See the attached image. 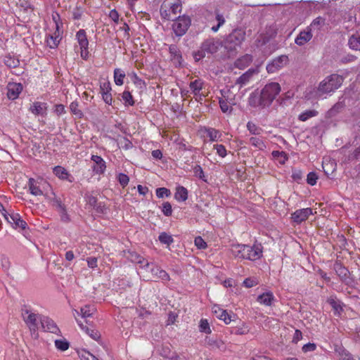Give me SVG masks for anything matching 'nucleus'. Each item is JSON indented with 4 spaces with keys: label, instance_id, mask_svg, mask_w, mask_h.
<instances>
[{
    "label": "nucleus",
    "instance_id": "1",
    "mask_svg": "<svg viewBox=\"0 0 360 360\" xmlns=\"http://www.w3.org/2000/svg\"><path fill=\"white\" fill-rule=\"evenodd\" d=\"M344 78L338 74H331L321 81L317 86H309L305 91L308 99H322L331 95L342 84Z\"/></svg>",
    "mask_w": 360,
    "mask_h": 360
},
{
    "label": "nucleus",
    "instance_id": "2",
    "mask_svg": "<svg viewBox=\"0 0 360 360\" xmlns=\"http://www.w3.org/2000/svg\"><path fill=\"white\" fill-rule=\"evenodd\" d=\"M281 90V86L277 82L266 84L261 91L259 105L262 107L270 105Z\"/></svg>",
    "mask_w": 360,
    "mask_h": 360
},
{
    "label": "nucleus",
    "instance_id": "3",
    "mask_svg": "<svg viewBox=\"0 0 360 360\" xmlns=\"http://www.w3.org/2000/svg\"><path fill=\"white\" fill-rule=\"evenodd\" d=\"M181 11L179 0H165L160 7L161 16L168 20H174Z\"/></svg>",
    "mask_w": 360,
    "mask_h": 360
},
{
    "label": "nucleus",
    "instance_id": "4",
    "mask_svg": "<svg viewBox=\"0 0 360 360\" xmlns=\"http://www.w3.org/2000/svg\"><path fill=\"white\" fill-rule=\"evenodd\" d=\"M219 41L214 38L205 39L201 44L198 51L194 53V58L195 60H200L205 57L206 54H213L216 53L219 49Z\"/></svg>",
    "mask_w": 360,
    "mask_h": 360
},
{
    "label": "nucleus",
    "instance_id": "5",
    "mask_svg": "<svg viewBox=\"0 0 360 360\" xmlns=\"http://www.w3.org/2000/svg\"><path fill=\"white\" fill-rule=\"evenodd\" d=\"M87 317L88 316H79V318L76 319L77 323L80 328L87 335H89L92 339L98 340L100 339L101 335L91 324L88 323L86 319Z\"/></svg>",
    "mask_w": 360,
    "mask_h": 360
},
{
    "label": "nucleus",
    "instance_id": "6",
    "mask_svg": "<svg viewBox=\"0 0 360 360\" xmlns=\"http://www.w3.org/2000/svg\"><path fill=\"white\" fill-rule=\"evenodd\" d=\"M43 320L41 316H25L24 321L29 328L31 335L34 339L39 338L38 330L41 328V321Z\"/></svg>",
    "mask_w": 360,
    "mask_h": 360
},
{
    "label": "nucleus",
    "instance_id": "7",
    "mask_svg": "<svg viewBox=\"0 0 360 360\" xmlns=\"http://www.w3.org/2000/svg\"><path fill=\"white\" fill-rule=\"evenodd\" d=\"M191 25L189 18L186 16L179 17L172 25V29L176 36H183Z\"/></svg>",
    "mask_w": 360,
    "mask_h": 360
},
{
    "label": "nucleus",
    "instance_id": "8",
    "mask_svg": "<svg viewBox=\"0 0 360 360\" xmlns=\"http://www.w3.org/2000/svg\"><path fill=\"white\" fill-rule=\"evenodd\" d=\"M76 39L80 48L81 57L86 60L89 56V41L85 30H79L76 34Z\"/></svg>",
    "mask_w": 360,
    "mask_h": 360
},
{
    "label": "nucleus",
    "instance_id": "9",
    "mask_svg": "<svg viewBox=\"0 0 360 360\" xmlns=\"http://www.w3.org/2000/svg\"><path fill=\"white\" fill-rule=\"evenodd\" d=\"M150 267L145 270L146 272H149L151 274V278L154 280H162L163 281H169V274L160 266L155 265L153 263H150Z\"/></svg>",
    "mask_w": 360,
    "mask_h": 360
},
{
    "label": "nucleus",
    "instance_id": "10",
    "mask_svg": "<svg viewBox=\"0 0 360 360\" xmlns=\"http://www.w3.org/2000/svg\"><path fill=\"white\" fill-rule=\"evenodd\" d=\"M4 217L5 219L14 228H20L22 229H26L27 223L22 219L19 214L14 212L8 213L7 211H5Z\"/></svg>",
    "mask_w": 360,
    "mask_h": 360
},
{
    "label": "nucleus",
    "instance_id": "11",
    "mask_svg": "<svg viewBox=\"0 0 360 360\" xmlns=\"http://www.w3.org/2000/svg\"><path fill=\"white\" fill-rule=\"evenodd\" d=\"M288 58L286 56H278L271 60L266 65V70L269 73H274L283 68L288 63Z\"/></svg>",
    "mask_w": 360,
    "mask_h": 360
},
{
    "label": "nucleus",
    "instance_id": "12",
    "mask_svg": "<svg viewBox=\"0 0 360 360\" xmlns=\"http://www.w3.org/2000/svg\"><path fill=\"white\" fill-rule=\"evenodd\" d=\"M314 212L311 208L307 207L297 210L291 214V219L293 222L300 224L306 221L310 215H313Z\"/></svg>",
    "mask_w": 360,
    "mask_h": 360
},
{
    "label": "nucleus",
    "instance_id": "13",
    "mask_svg": "<svg viewBox=\"0 0 360 360\" xmlns=\"http://www.w3.org/2000/svg\"><path fill=\"white\" fill-rule=\"evenodd\" d=\"M91 160L94 162L93 165L91 166L93 172L96 174H103L106 169V163L105 160L101 156L96 155H92Z\"/></svg>",
    "mask_w": 360,
    "mask_h": 360
},
{
    "label": "nucleus",
    "instance_id": "14",
    "mask_svg": "<svg viewBox=\"0 0 360 360\" xmlns=\"http://www.w3.org/2000/svg\"><path fill=\"white\" fill-rule=\"evenodd\" d=\"M249 245L232 244L230 247L231 254L238 259H245L246 253L249 251Z\"/></svg>",
    "mask_w": 360,
    "mask_h": 360
},
{
    "label": "nucleus",
    "instance_id": "15",
    "mask_svg": "<svg viewBox=\"0 0 360 360\" xmlns=\"http://www.w3.org/2000/svg\"><path fill=\"white\" fill-rule=\"evenodd\" d=\"M245 32L242 29L234 30L228 37V41L234 46H239L244 41Z\"/></svg>",
    "mask_w": 360,
    "mask_h": 360
},
{
    "label": "nucleus",
    "instance_id": "16",
    "mask_svg": "<svg viewBox=\"0 0 360 360\" xmlns=\"http://www.w3.org/2000/svg\"><path fill=\"white\" fill-rule=\"evenodd\" d=\"M41 329L46 332H50L54 334L60 333L59 328L49 316H43V320L41 321Z\"/></svg>",
    "mask_w": 360,
    "mask_h": 360
},
{
    "label": "nucleus",
    "instance_id": "17",
    "mask_svg": "<svg viewBox=\"0 0 360 360\" xmlns=\"http://www.w3.org/2000/svg\"><path fill=\"white\" fill-rule=\"evenodd\" d=\"M327 303L332 307L334 314H340L342 313H346L344 309L346 306L335 296H330L327 300Z\"/></svg>",
    "mask_w": 360,
    "mask_h": 360
},
{
    "label": "nucleus",
    "instance_id": "18",
    "mask_svg": "<svg viewBox=\"0 0 360 360\" xmlns=\"http://www.w3.org/2000/svg\"><path fill=\"white\" fill-rule=\"evenodd\" d=\"M248 250L245 255V259L255 261L262 256V247L261 244H255L253 246L249 245Z\"/></svg>",
    "mask_w": 360,
    "mask_h": 360
},
{
    "label": "nucleus",
    "instance_id": "19",
    "mask_svg": "<svg viewBox=\"0 0 360 360\" xmlns=\"http://www.w3.org/2000/svg\"><path fill=\"white\" fill-rule=\"evenodd\" d=\"M312 36L311 28L307 27L300 32L295 38V42L299 46H303L311 39Z\"/></svg>",
    "mask_w": 360,
    "mask_h": 360
},
{
    "label": "nucleus",
    "instance_id": "20",
    "mask_svg": "<svg viewBox=\"0 0 360 360\" xmlns=\"http://www.w3.org/2000/svg\"><path fill=\"white\" fill-rule=\"evenodd\" d=\"M258 73V70L257 69H249L244 74H243L240 77H239L236 81V84L240 85V87L245 86L251 80L253 75Z\"/></svg>",
    "mask_w": 360,
    "mask_h": 360
},
{
    "label": "nucleus",
    "instance_id": "21",
    "mask_svg": "<svg viewBox=\"0 0 360 360\" xmlns=\"http://www.w3.org/2000/svg\"><path fill=\"white\" fill-rule=\"evenodd\" d=\"M47 104L43 102H34L30 107V111L35 115L44 116L46 114Z\"/></svg>",
    "mask_w": 360,
    "mask_h": 360
},
{
    "label": "nucleus",
    "instance_id": "22",
    "mask_svg": "<svg viewBox=\"0 0 360 360\" xmlns=\"http://www.w3.org/2000/svg\"><path fill=\"white\" fill-rule=\"evenodd\" d=\"M129 259L134 263L139 264L140 265V268L143 270H147L148 267H150V262L145 259L142 256L139 255L136 252H130Z\"/></svg>",
    "mask_w": 360,
    "mask_h": 360
},
{
    "label": "nucleus",
    "instance_id": "23",
    "mask_svg": "<svg viewBox=\"0 0 360 360\" xmlns=\"http://www.w3.org/2000/svg\"><path fill=\"white\" fill-rule=\"evenodd\" d=\"M56 31L53 34H49L46 38L47 46L51 49H56L61 40V37L58 32V24L56 25Z\"/></svg>",
    "mask_w": 360,
    "mask_h": 360
},
{
    "label": "nucleus",
    "instance_id": "24",
    "mask_svg": "<svg viewBox=\"0 0 360 360\" xmlns=\"http://www.w3.org/2000/svg\"><path fill=\"white\" fill-rule=\"evenodd\" d=\"M54 174L61 180H67L69 182H72L73 177L68 173V172L61 166H56L53 169Z\"/></svg>",
    "mask_w": 360,
    "mask_h": 360
},
{
    "label": "nucleus",
    "instance_id": "25",
    "mask_svg": "<svg viewBox=\"0 0 360 360\" xmlns=\"http://www.w3.org/2000/svg\"><path fill=\"white\" fill-rule=\"evenodd\" d=\"M22 90V86L20 84L13 83L8 85V97L9 99L14 100L17 98Z\"/></svg>",
    "mask_w": 360,
    "mask_h": 360
},
{
    "label": "nucleus",
    "instance_id": "26",
    "mask_svg": "<svg viewBox=\"0 0 360 360\" xmlns=\"http://www.w3.org/2000/svg\"><path fill=\"white\" fill-rule=\"evenodd\" d=\"M274 299L275 298H274V294L271 292L268 291V292H264L262 295H259L257 297V300L258 302H259L262 304H264L266 306H270L272 304V302L274 301Z\"/></svg>",
    "mask_w": 360,
    "mask_h": 360
},
{
    "label": "nucleus",
    "instance_id": "27",
    "mask_svg": "<svg viewBox=\"0 0 360 360\" xmlns=\"http://www.w3.org/2000/svg\"><path fill=\"white\" fill-rule=\"evenodd\" d=\"M252 61L251 55L246 54L238 58L235 62V65L239 69H244L248 67Z\"/></svg>",
    "mask_w": 360,
    "mask_h": 360
},
{
    "label": "nucleus",
    "instance_id": "28",
    "mask_svg": "<svg viewBox=\"0 0 360 360\" xmlns=\"http://www.w3.org/2000/svg\"><path fill=\"white\" fill-rule=\"evenodd\" d=\"M28 186L30 192L33 195H42L43 191L41 190L39 186V183L37 180L31 178L28 181Z\"/></svg>",
    "mask_w": 360,
    "mask_h": 360
},
{
    "label": "nucleus",
    "instance_id": "29",
    "mask_svg": "<svg viewBox=\"0 0 360 360\" xmlns=\"http://www.w3.org/2000/svg\"><path fill=\"white\" fill-rule=\"evenodd\" d=\"M348 44L350 49L360 51V31L349 37Z\"/></svg>",
    "mask_w": 360,
    "mask_h": 360
},
{
    "label": "nucleus",
    "instance_id": "30",
    "mask_svg": "<svg viewBox=\"0 0 360 360\" xmlns=\"http://www.w3.org/2000/svg\"><path fill=\"white\" fill-rule=\"evenodd\" d=\"M203 86L204 82L200 79L191 82L189 84L190 89L194 96L200 95V92L202 89Z\"/></svg>",
    "mask_w": 360,
    "mask_h": 360
},
{
    "label": "nucleus",
    "instance_id": "31",
    "mask_svg": "<svg viewBox=\"0 0 360 360\" xmlns=\"http://www.w3.org/2000/svg\"><path fill=\"white\" fill-rule=\"evenodd\" d=\"M174 198L177 201H186L188 198V191L184 186H178L176 188Z\"/></svg>",
    "mask_w": 360,
    "mask_h": 360
},
{
    "label": "nucleus",
    "instance_id": "32",
    "mask_svg": "<svg viewBox=\"0 0 360 360\" xmlns=\"http://www.w3.org/2000/svg\"><path fill=\"white\" fill-rule=\"evenodd\" d=\"M4 63L9 68H14L20 65V60L11 55H7L4 57Z\"/></svg>",
    "mask_w": 360,
    "mask_h": 360
},
{
    "label": "nucleus",
    "instance_id": "33",
    "mask_svg": "<svg viewBox=\"0 0 360 360\" xmlns=\"http://www.w3.org/2000/svg\"><path fill=\"white\" fill-rule=\"evenodd\" d=\"M250 143L255 148H258L260 150H264L266 148V145L264 141L256 136H252L250 139Z\"/></svg>",
    "mask_w": 360,
    "mask_h": 360
},
{
    "label": "nucleus",
    "instance_id": "34",
    "mask_svg": "<svg viewBox=\"0 0 360 360\" xmlns=\"http://www.w3.org/2000/svg\"><path fill=\"white\" fill-rule=\"evenodd\" d=\"M205 131L211 141H217L221 138V133L214 128H205Z\"/></svg>",
    "mask_w": 360,
    "mask_h": 360
},
{
    "label": "nucleus",
    "instance_id": "35",
    "mask_svg": "<svg viewBox=\"0 0 360 360\" xmlns=\"http://www.w3.org/2000/svg\"><path fill=\"white\" fill-rule=\"evenodd\" d=\"M219 105L221 111L224 113H231L232 111L231 105H233V103L231 101H228L225 98L219 99Z\"/></svg>",
    "mask_w": 360,
    "mask_h": 360
},
{
    "label": "nucleus",
    "instance_id": "36",
    "mask_svg": "<svg viewBox=\"0 0 360 360\" xmlns=\"http://www.w3.org/2000/svg\"><path fill=\"white\" fill-rule=\"evenodd\" d=\"M319 112L316 110H307L300 114L298 119L302 122H305L311 117L317 116Z\"/></svg>",
    "mask_w": 360,
    "mask_h": 360
},
{
    "label": "nucleus",
    "instance_id": "37",
    "mask_svg": "<svg viewBox=\"0 0 360 360\" xmlns=\"http://www.w3.org/2000/svg\"><path fill=\"white\" fill-rule=\"evenodd\" d=\"M125 77V73L119 68H116L114 70V81L115 83L121 86L124 83V79Z\"/></svg>",
    "mask_w": 360,
    "mask_h": 360
},
{
    "label": "nucleus",
    "instance_id": "38",
    "mask_svg": "<svg viewBox=\"0 0 360 360\" xmlns=\"http://www.w3.org/2000/svg\"><path fill=\"white\" fill-rule=\"evenodd\" d=\"M172 59L176 60V63H180L181 55L179 49L176 45H171L169 48Z\"/></svg>",
    "mask_w": 360,
    "mask_h": 360
},
{
    "label": "nucleus",
    "instance_id": "39",
    "mask_svg": "<svg viewBox=\"0 0 360 360\" xmlns=\"http://www.w3.org/2000/svg\"><path fill=\"white\" fill-rule=\"evenodd\" d=\"M199 330H200V332L205 333V334H210L212 333L210 323L208 322V321L207 319H202L200 321Z\"/></svg>",
    "mask_w": 360,
    "mask_h": 360
},
{
    "label": "nucleus",
    "instance_id": "40",
    "mask_svg": "<svg viewBox=\"0 0 360 360\" xmlns=\"http://www.w3.org/2000/svg\"><path fill=\"white\" fill-rule=\"evenodd\" d=\"M158 238L161 243L167 245H169L174 242L172 236L166 232L161 233Z\"/></svg>",
    "mask_w": 360,
    "mask_h": 360
},
{
    "label": "nucleus",
    "instance_id": "41",
    "mask_svg": "<svg viewBox=\"0 0 360 360\" xmlns=\"http://www.w3.org/2000/svg\"><path fill=\"white\" fill-rule=\"evenodd\" d=\"M247 129L250 134L254 135H259L263 131V129L261 127L257 126L252 122H248L247 123Z\"/></svg>",
    "mask_w": 360,
    "mask_h": 360
},
{
    "label": "nucleus",
    "instance_id": "42",
    "mask_svg": "<svg viewBox=\"0 0 360 360\" xmlns=\"http://www.w3.org/2000/svg\"><path fill=\"white\" fill-rule=\"evenodd\" d=\"M124 105L132 106L134 105V101L131 94L129 91H124L122 94Z\"/></svg>",
    "mask_w": 360,
    "mask_h": 360
},
{
    "label": "nucleus",
    "instance_id": "43",
    "mask_svg": "<svg viewBox=\"0 0 360 360\" xmlns=\"http://www.w3.org/2000/svg\"><path fill=\"white\" fill-rule=\"evenodd\" d=\"M70 110L71 112L78 118H81L83 116V112L79 109V103L77 101H73L70 104Z\"/></svg>",
    "mask_w": 360,
    "mask_h": 360
},
{
    "label": "nucleus",
    "instance_id": "44",
    "mask_svg": "<svg viewBox=\"0 0 360 360\" xmlns=\"http://www.w3.org/2000/svg\"><path fill=\"white\" fill-rule=\"evenodd\" d=\"M56 347L60 351H66L69 348V342L65 340H56Z\"/></svg>",
    "mask_w": 360,
    "mask_h": 360
},
{
    "label": "nucleus",
    "instance_id": "45",
    "mask_svg": "<svg viewBox=\"0 0 360 360\" xmlns=\"http://www.w3.org/2000/svg\"><path fill=\"white\" fill-rule=\"evenodd\" d=\"M325 24V19L322 17H317L310 25V28L319 30Z\"/></svg>",
    "mask_w": 360,
    "mask_h": 360
},
{
    "label": "nucleus",
    "instance_id": "46",
    "mask_svg": "<svg viewBox=\"0 0 360 360\" xmlns=\"http://www.w3.org/2000/svg\"><path fill=\"white\" fill-rule=\"evenodd\" d=\"M334 269L339 276H340V277L347 276L348 271L346 268L342 266L341 264H340V263L335 264Z\"/></svg>",
    "mask_w": 360,
    "mask_h": 360
},
{
    "label": "nucleus",
    "instance_id": "47",
    "mask_svg": "<svg viewBox=\"0 0 360 360\" xmlns=\"http://www.w3.org/2000/svg\"><path fill=\"white\" fill-rule=\"evenodd\" d=\"M193 169L194 175L195 176L198 177L199 179H202L204 181H206L204 172L202 170V168L200 165H195Z\"/></svg>",
    "mask_w": 360,
    "mask_h": 360
},
{
    "label": "nucleus",
    "instance_id": "48",
    "mask_svg": "<svg viewBox=\"0 0 360 360\" xmlns=\"http://www.w3.org/2000/svg\"><path fill=\"white\" fill-rule=\"evenodd\" d=\"M259 283L256 278H247L244 280L243 284L245 288H250L257 285Z\"/></svg>",
    "mask_w": 360,
    "mask_h": 360
},
{
    "label": "nucleus",
    "instance_id": "49",
    "mask_svg": "<svg viewBox=\"0 0 360 360\" xmlns=\"http://www.w3.org/2000/svg\"><path fill=\"white\" fill-rule=\"evenodd\" d=\"M171 194L169 189L162 187L156 189V195L158 198H162L164 197H168Z\"/></svg>",
    "mask_w": 360,
    "mask_h": 360
},
{
    "label": "nucleus",
    "instance_id": "50",
    "mask_svg": "<svg viewBox=\"0 0 360 360\" xmlns=\"http://www.w3.org/2000/svg\"><path fill=\"white\" fill-rule=\"evenodd\" d=\"M216 20L217 21V25H215V26H212L211 30L216 32L218 31V30L219 29V27L223 25L225 22V20H224V18L222 15H220V14H217V16H216Z\"/></svg>",
    "mask_w": 360,
    "mask_h": 360
},
{
    "label": "nucleus",
    "instance_id": "51",
    "mask_svg": "<svg viewBox=\"0 0 360 360\" xmlns=\"http://www.w3.org/2000/svg\"><path fill=\"white\" fill-rule=\"evenodd\" d=\"M117 181H119L120 185L123 188H124L129 184V178L127 174H123V173H120L117 176Z\"/></svg>",
    "mask_w": 360,
    "mask_h": 360
},
{
    "label": "nucleus",
    "instance_id": "52",
    "mask_svg": "<svg viewBox=\"0 0 360 360\" xmlns=\"http://www.w3.org/2000/svg\"><path fill=\"white\" fill-rule=\"evenodd\" d=\"M79 356L80 357L81 360H92L94 359L95 357L89 352L85 349H82L79 352Z\"/></svg>",
    "mask_w": 360,
    "mask_h": 360
},
{
    "label": "nucleus",
    "instance_id": "53",
    "mask_svg": "<svg viewBox=\"0 0 360 360\" xmlns=\"http://www.w3.org/2000/svg\"><path fill=\"white\" fill-rule=\"evenodd\" d=\"M162 211L163 214L167 216H171L172 214V205L169 202H165L162 204Z\"/></svg>",
    "mask_w": 360,
    "mask_h": 360
},
{
    "label": "nucleus",
    "instance_id": "54",
    "mask_svg": "<svg viewBox=\"0 0 360 360\" xmlns=\"http://www.w3.org/2000/svg\"><path fill=\"white\" fill-rule=\"evenodd\" d=\"M195 245L200 250H204L207 248L206 242L200 236H198L194 240Z\"/></svg>",
    "mask_w": 360,
    "mask_h": 360
},
{
    "label": "nucleus",
    "instance_id": "55",
    "mask_svg": "<svg viewBox=\"0 0 360 360\" xmlns=\"http://www.w3.org/2000/svg\"><path fill=\"white\" fill-rule=\"evenodd\" d=\"M111 85L109 82H103L100 84V92L101 94L110 93Z\"/></svg>",
    "mask_w": 360,
    "mask_h": 360
},
{
    "label": "nucleus",
    "instance_id": "56",
    "mask_svg": "<svg viewBox=\"0 0 360 360\" xmlns=\"http://www.w3.org/2000/svg\"><path fill=\"white\" fill-rule=\"evenodd\" d=\"M318 176L315 172H309L307 174V182L311 186H314L316 184Z\"/></svg>",
    "mask_w": 360,
    "mask_h": 360
},
{
    "label": "nucleus",
    "instance_id": "57",
    "mask_svg": "<svg viewBox=\"0 0 360 360\" xmlns=\"http://www.w3.org/2000/svg\"><path fill=\"white\" fill-rule=\"evenodd\" d=\"M214 148L216 149L217 153L221 158H224L226 155V149L224 146L221 144H216L214 146Z\"/></svg>",
    "mask_w": 360,
    "mask_h": 360
},
{
    "label": "nucleus",
    "instance_id": "58",
    "mask_svg": "<svg viewBox=\"0 0 360 360\" xmlns=\"http://www.w3.org/2000/svg\"><path fill=\"white\" fill-rule=\"evenodd\" d=\"M53 205L57 209L58 212H65V207L59 198H54L53 199Z\"/></svg>",
    "mask_w": 360,
    "mask_h": 360
},
{
    "label": "nucleus",
    "instance_id": "59",
    "mask_svg": "<svg viewBox=\"0 0 360 360\" xmlns=\"http://www.w3.org/2000/svg\"><path fill=\"white\" fill-rule=\"evenodd\" d=\"M83 10L79 7H76L72 12V18L75 20H79L83 15Z\"/></svg>",
    "mask_w": 360,
    "mask_h": 360
},
{
    "label": "nucleus",
    "instance_id": "60",
    "mask_svg": "<svg viewBox=\"0 0 360 360\" xmlns=\"http://www.w3.org/2000/svg\"><path fill=\"white\" fill-rule=\"evenodd\" d=\"M316 349V345L314 343H307L303 345L302 349L303 352H313Z\"/></svg>",
    "mask_w": 360,
    "mask_h": 360
},
{
    "label": "nucleus",
    "instance_id": "61",
    "mask_svg": "<svg viewBox=\"0 0 360 360\" xmlns=\"http://www.w3.org/2000/svg\"><path fill=\"white\" fill-rule=\"evenodd\" d=\"M101 95H102V98H103V101L106 104L110 105H112L113 100H112V94L110 93L101 94Z\"/></svg>",
    "mask_w": 360,
    "mask_h": 360
},
{
    "label": "nucleus",
    "instance_id": "62",
    "mask_svg": "<svg viewBox=\"0 0 360 360\" xmlns=\"http://www.w3.org/2000/svg\"><path fill=\"white\" fill-rule=\"evenodd\" d=\"M302 339V332L300 330L296 329L295 331L294 335L292 337V342L293 343H295V344H297Z\"/></svg>",
    "mask_w": 360,
    "mask_h": 360
},
{
    "label": "nucleus",
    "instance_id": "63",
    "mask_svg": "<svg viewBox=\"0 0 360 360\" xmlns=\"http://www.w3.org/2000/svg\"><path fill=\"white\" fill-rule=\"evenodd\" d=\"M169 359L170 360H189V358L184 353L174 354Z\"/></svg>",
    "mask_w": 360,
    "mask_h": 360
},
{
    "label": "nucleus",
    "instance_id": "64",
    "mask_svg": "<svg viewBox=\"0 0 360 360\" xmlns=\"http://www.w3.org/2000/svg\"><path fill=\"white\" fill-rule=\"evenodd\" d=\"M360 159V146L349 156V160Z\"/></svg>",
    "mask_w": 360,
    "mask_h": 360
}]
</instances>
